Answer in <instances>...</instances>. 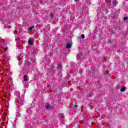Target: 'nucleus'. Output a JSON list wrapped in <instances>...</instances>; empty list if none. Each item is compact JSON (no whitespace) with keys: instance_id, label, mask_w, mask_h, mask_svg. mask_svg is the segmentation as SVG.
<instances>
[{"instance_id":"obj_11","label":"nucleus","mask_w":128,"mask_h":128,"mask_svg":"<svg viewBox=\"0 0 128 128\" xmlns=\"http://www.w3.org/2000/svg\"><path fill=\"white\" fill-rule=\"evenodd\" d=\"M75 108H77L78 106L77 105H74Z\"/></svg>"},{"instance_id":"obj_10","label":"nucleus","mask_w":128,"mask_h":128,"mask_svg":"<svg viewBox=\"0 0 128 128\" xmlns=\"http://www.w3.org/2000/svg\"><path fill=\"white\" fill-rule=\"evenodd\" d=\"M128 20V17H124V20Z\"/></svg>"},{"instance_id":"obj_5","label":"nucleus","mask_w":128,"mask_h":128,"mask_svg":"<svg viewBox=\"0 0 128 128\" xmlns=\"http://www.w3.org/2000/svg\"><path fill=\"white\" fill-rule=\"evenodd\" d=\"M112 4H114V6H116V4H118V1L116 0L112 2Z\"/></svg>"},{"instance_id":"obj_7","label":"nucleus","mask_w":128,"mask_h":128,"mask_svg":"<svg viewBox=\"0 0 128 128\" xmlns=\"http://www.w3.org/2000/svg\"><path fill=\"white\" fill-rule=\"evenodd\" d=\"M46 108H47V110H50V105H47Z\"/></svg>"},{"instance_id":"obj_2","label":"nucleus","mask_w":128,"mask_h":128,"mask_svg":"<svg viewBox=\"0 0 128 128\" xmlns=\"http://www.w3.org/2000/svg\"><path fill=\"white\" fill-rule=\"evenodd\" d=\"M28 44H30V46L34 44V43L32 42V40H28Z\"/></svg>"},{"instance_id":"obj_9","label":"nucleus","mask_w":128,"mask_h":128,"mask_svg":"<svg viewBox=\"0 0 128 128\" xmlns=\"http://www.w3.org/2000/svg\"><path fill=\"white\" fill-rule=\"evenodd\" d=\"M81 38H84V34H82Z\"/></svg>"},{"instance_id":"obj_13","label":"nucleus","mask_w":128,"mask_h":128,"mask_svg":"<svg viewBox=\"0 0 128 128\" xmlns=\"http://www.w3.org/2000/svg\"><path fill=\"white\" fill-rule=\"evenodd\" d=\"M112 34H114V32H112Z\"/></svg>"},{"instance_id":"obj_1","label":"nucleus","mask_w":128,"mask_h":128,"mask_svg":"<svg viewBox=\"0 0 128 128\" xmlns=\"http://www.w3.org/2000/svg\"><path fill=\"white\" fill-rule=\"evenodd\" d=\"M72 48V44L68 43V44L66 45V48Z\"/></svg>"},{"instance_id":"obj_3","label":"nucleus","mask_w":128,"mask_h":128,"mask_svg":"<svg viewBox=\"0 0 128 128\" xmlns=\"http://www.w3.org/2000/svg\"><path fill=\"white\" fill-rule=\"evenodd\" d=\"M34 28V26H32L28 28V30L32 32V29Z\"/></svg>"},{"instance_id":"obj_12","label":"nucleus","mask_w":128,"mask_h":128,"mask_svg":"<svg viewBox=\"0 0 128 128\" xmlns=\"http://www.w3.org/2000/svg\"><path fill=\"white\" fill-rule=\"evenodd\" d=\"M49 87H50V86H49V85H48V88H49Z\"/></svg>"},{"instance_id":"obj_8","label":"nucleus","mask_w":128,"mask_h":128,"mask_svg":"<svg viewBox=\"0 0 128 128\" xmlns=\"http://www.w3.org/2000/svg\"><path fill=\"white\" fill-rule=\"evenodd\" d=\"M60 118H64V114H60Z\"/></svg>"},{"instance_id":"obj_6","label":"nucleus","mask_w":128,"mask_h":128,"mask_svg":"<svg viewBox=\"0 0 128 128\" xmlns=\"http://www.w3.org/2000/svg\"><path fill=\"white\" fill-rule=\"evenodd\" d=\"M124 90H126V88L124 87H123L120 89V92H124Z\"/></svg>"},{"instance_id":"obj_4","label":"nucleus","mask_w":128,"mask_h":128,"mask_svg":"<svg viewBox=\"0 0 128 128\" xmlns=\"http://www.w3.org/2000/svg\"><path fill=\"white\" fill-rule=\"evenodd\" d=\"M27 76H26V75H25V76H24V80L25 82L26 81V80H28Z\"/></svg>"}]
</instances>
